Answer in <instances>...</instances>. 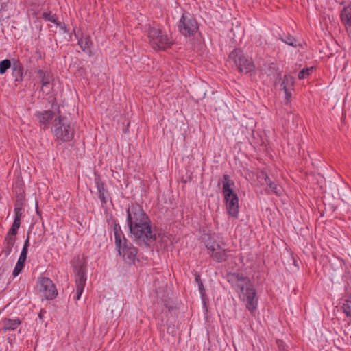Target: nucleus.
<instances>
[{"label":"nucleus","mask_w":351,"mask_h":351,"mask_svg":"<svg viewBox=\"0 0 351 351\" xmlns=\"http://www.w3.org/2000/svg\"><path fill=\"white\" fill-rule=\"evenodd\" d=\"M127 222L130 233L138 240L148 247L156 240V234L152 230L150 221L137 204H131L127 209Z\"/></svg>","instance_id":"obj_1"},{"label":"nucleus","mask_w":351,"mask_h":351,"mask_svg":"<svg viewBox=\"0 0 351 351\" xmlns=\"http://www.w3.org/2000/svg\"><path fill=\"white\" fill-rule=\"evenodd\" d=\"M228 281L234 284L235 289L239 293V298L246 302V308L254 315L258 305L256 290L247 277L237 273L229 274Z\"/></svg>","instance_id":"obj_2"},{"label":"nucleus","mask_w":351,"mask_h":351,"mask_svg":"<svg viewBox=\"0 0 351 351\" xmlns=\"http://www.w3.org/2000/svg\"><path fill=\"white\" fill-rule=\"evenodd\" d=\"M222 183V192L224 195L228 213L234 217H237L239 214V198L231 188L232 186L234 185V183L231 181L228 175L223 176Z\"/></svg>","instance_id":"obj_3"},{"label":"nucleus","mask_w":351,"mask_h":351,"mask_svg":"<svg viewBox=\"0 0 351 351\" xmlns=\"http://www.w3.org/2000/svg\"><path fill=\"white\" fill-rule=\"evenodd\" d=\"M147 36L150 44L156 50H164L173 44V41L166 33L156 27L149 26Z\"/></svg>","instance_id":"obj_4"},{"label":"nucleus","mask_w":351,"mask_h":351,"mask_svg":"<svg viewBox=\"0 0 351 351\" xmlns=\"http://www.w3.org/2000/svg\"><path fill=\"white\" fill-rule=\"evenodd\" d=\"M53 132L57 138L62 141H70L74 135L73 128L66 117H58L54 119Z\"/></svg>","instance_id":"obj_5"},{"label":"nucleus","mask_w":351,"mask_h":351,"mask_svg":"<svg viewBox=\"0 0 351 351\" xmlns=\"http://www.w3.org/2000/svg\"><path fill=\"white\" fill-rule=\"evenodd\" d=\"M228 61L230 64L233 63L240 72L247 73L254 69L252 60L247 58L243 51L237 49L230 53Z\"/></svg>","instance_id":"obj_6"},{"label":"nucleus","mask_w":351,"mask_h":351,"mask_svg":"<svg viewBox=\"0 0 351 351\" xmlns=\"http://www.w3.org/2000/svg\"><path fill=\"white\" fill-rule=\"evenodd\" d=\"M74 272L76 283V295L74 299L80 300L86 281V263L84 260L77 258L74 264Z\"/></svg>","instance_id":"obj_7"},{"label":"nucleus","mask_w":351,"mask_h":351,"mask_svg":"<svg viewBox=\"0 0 351 351\" xmlns=\"http://www.w3.org/2000/svg\"><path fill=\"white\" fill-rule=\"evenodd\" d=\"M179 32L186 37L193 36L199 29L196 19L189 13H184L178 25Z\"/></svg>","instance_id":"obj_8"},{"label":"nucleus","mask_w":351,"mask_h":351,"mask_svg":"<svg viewBox=\"0 0 351 351\" xmlns=\"http://www.w3.org/2000/svg\"><path fill=\"white\" fill-rule=\"evenodd\" d=\"M118 250L119 255L123 256V258L128 263H134L136 258L137 249L130 243L125 237L119 246H116Z\"/></svg>","instance_id":"obj_9"},{"label":"nucleus","mask_w":351,"mask_h":351,"mask_svg":"<svg viewBox=\"0 0 351 351\" xmlns=\"http://www.w3.org/2000/svg\"><path fill=\"white\" fill-rule=\"evenodd\" d=\"M37 287L47 300H52L58 295L55 285L49 278H40L37 284Z\"/></svg>","instance_id":"obj_10"},{"label":"nucleus","mask_w":351,"mask_h":351,"mask_svg":"<svg viewBox=\"0 0 351 351\" xmlns=\"http://www.w3.org/2000/svg\"><path fill=\"white\" fill-rule=\"evenodd\" d=\"M29 246V235L28 234L27 238L26 239V240L24 243V245L22 249V251L21 252L19 258L14 267V270H13L12 274L14 277L17 276L20 274V272L21 271V270L23 269V268L25 265V262L27 258V250H28Z\"/></svg>","instance_id":"obj_11"},{"label":"nucleus","mask_w":351,"mask_h":351,"mask_svg":"<svg viewBox=\"0 0 351 351\" xmlns=\"http://www.w3.org/2000/svg\"><path fill=\"white\" fill-rule=\"evenodd\" d=\"M229 250L223 249L221 247H220V250L213 252L210 255V257L218 263L226 261L229 256Z\"/></svg>","instance_id":"obj_12"},{"label":"nucleus","mask_w":351,"mask_h":351,"mask_svg":"<svg viewBox=\"0 0 351 351\" xmlns=\"http://www.w3.org/2000/svg\"><path fill=\"white\" fill-rule=\"evenodd\" d=\"M95 184L98 190L99 197L103 204L106 203V194L107 191L104 189V184L102 182L101 178L97 176L95 178Z\"/></svg>","instance_id":"obj_13"},{"label":"nucleus","mask_w":351,"mask_h":351,"mask_svg":"<svg viewBox=\"0 0 351 351\" xmlns=\"http://www.w3.org/2000/svg\"><path fill=\"white\" fill-rule=\"evenodd\" d=\"M12 76L16 82H21L23 79V66L19 61H14L12 64Z\"/></svg>","instance_id":"obj_14"},{"label":"nucleus","mask_w":351,"mask_h":351,"mask_svg":"<svg viewBox=\"0 0 351 351\" xmlns=\"http://www.w3.org/2000/svg\"><path fill=\"white\" fill-rule=\"evenodd\" d=\"M54 113L51 110H45L38 114V118L40 123L43 125H47L53 119Z\"/></svg>","instance_id":"obj_15"},{"label":"nucleus","mask_w":351,"mask_h":351,"mask_svg":"<svg viewBox=\"0 0 351 351\" xmlns=\"http://www.w3.org/2000/svg\"><path fill=\"white\" fill-rule=\"evenodd\" d=\"M21 324V321L19 319H9V318H5L3 320V330H15Z\"/></svg>","instance_id":"obj_16"},{"label":"nucleus","mask_w":351,"mask_h":351,"mask_svg":"<svg viewBox=\"0 0 351 351\" xmlns=\"http://www.w3.org/2000/svg\"><path fill=\"white\" fill-rule=\"evenodd\" d=\"M113 231L115 238V245L119 246L123 239V237H125L124 234H123L121 227L118 223H114L113 227Z\"/></svg>","instance_id":"obj_17"},{"label":"nucleus","mask_w":351,"mask_h":351,"mask_svg":"<svg viewBox=\"0 0 351 351\" xmlns=\"http://www.w3.org/2000/svg\"><path fill=\"white\" fill-rule=\"evenodd\" d=\"M78 45L83 51H85L86 49H89L91 45L90 36L86 35L85 36H82L81 38L78 39Z\"/></svg>","instance_id":"obj_18"},{"label":"nucleus","mask_w":351,"mask_h":351,"mask_svg":"<svg viewBox=\"0 0 351 351\" xmlns=\"http://www.w3.org/2000/svg\"><path fill=\"white\" fill-rule=\"evenodd\" d=\"M205 246L210 256L213 252L220 250L221 247V245L219 243H216L215 241H207L205 244Z\"/></svg>","instance_id":"obj_19"},{"label":"nucleus","mask_w":351,"mask_h":351,"mask_svg":"<svg viewBox=\"0 0 351 351\" xmlns=\"http://www.w3.org/2000/svg\"><path fill=\"white\" fill-rule=\"evenodd\" d=\"M341 310L344 313L347 317H351V300H346L342 302L340 306Z\"/></svg>","instance_id":"obj_20"},{"label":"nucleus","mask_w":351,"mask_h":351,"mask_svg":"<svg viewBox=\"0 0 351 351\" xmlns=\"http://www.w3.org/2000/svg\"><path fill=\"white\" fill-rule=\"evenodd\" d=\"M293 84L294 78L289 75H285L283 81L281 84L282 88H291L293 86Z\"/></svg>","instance_id":"obj_21"},{"label":"nucleus","mask_w":351,"mask_h":351,"mask_svg":"<svg viewBox=\"0 0 351 351\" xmlns=\"http://www.w3.org/2000/svg\"><path fill=\"white\" fill-rule=\"evenodd\" d=\"M37 74L39 77L41 78L43 90L46 88L50 84V78L47 77L44 71L39 69L37 71Z\"/></svg>","instance_id":"obj_22"},{"label":"nucleus","mask_w":351,"mask_h":351,"mask_svg":"<svg viewBox=\"0 0 351 351\" xmlns=\"http://www.w3.org/2000/svg\"><path fill=\"white\" fill-rule=\"evenodd\" d=\"M341 21L348 27H351V13L347 12L344 9L341 15Z\"/></svg>","instance_id":"obj_23"},{"label":"nucleus","mask_w":351,"mask_h":351,"mask_svg":"<svg viewBox=\"0 0 351 351\" xmlns=\"http://www.w3.org/2000/svg\"><path fill=\"white\" fill-rule=\"evenodd\" d=\"M11 67V62L8 59H5L0 62V74H4L7 70Z\"/></svg>","instance_id":"obj_24"},{"label":"nucleus","mask_w":351,"mask_h":351,"mask_svg":"<svg viewBox=\"0 0 351 351\" xmlns=\"http://www.w3.org/2000/svg\"><path fill=\"white\" fill-rule=\"evenodd\" d=\"M313 66L303 69L302 70H301L299 72V73H298V78L300 80H302V79L306 78L307 77H308L311 74V73L313 72Z\"/></svg>","instance_id":"obj_25"},{"label":"nucleus","mask_w":351,"mask_h":351,"mask_svg":"<svg viewBox=\"0 0 351 351\" xmlns=\"http://www.w3.org/2000/svg\"><path fill=\"white\" fill-rule=\"evenodd\" d=\"M8 10V0H0V21L4 19V12Z\"/></svg>","instance_id":"obj_26"},{"label":"nucleus","mask_w":351,"mask_h":351,"mask_svg":"<svg viewBox=\"0 0 351 351\" xmlns=\"http://www.w3.org/2000/svg\"><path fill=\"white\" fill-rule=\"evenodd\" d=\"M42 16L46 21L57 23L58 18L56 14H51V12H43Z\"/></svg>","instance_id":"obj_27"},{"label":"nucleus","mask_w":351,"mask_h":351,"mask_svg":"<svg viewBox=\"0 0 351 351\" xmlns=\"http://www.w3.org/2000/svg\"><path fill=\"white\" fill-rule=\"evenodd\" d=\"M282 40L286 44L293 47H297L298 45L296 39L290 35L286 36L285 38L282 39Z\"/></svg>","instance_id":"obj_28"},{"label":"nucleus","mask_w":351,"mask_h":351,"mask_svg":"<svg viewBox=\"0 0 351 351\" xmlns=\"http://www.w3.org/2000/svg\"><path fill=\"white\" fill-rule=\"evenodd\" d=\"M272 192H274L276 195L280 196L282 194V189L280 186H278L274 182L272 184L271 186H269Z\"/></svg>","instance_id":"obj_29"},{"label":"nucleus","mask_w":351,"mask_h":351,"mask_svg":"<svg viewBox=\"0 0 351 351\" xmlns=\"http://www.w3.org/2000/svg\"><path fill=\"white\" fill-rule=\"evenodd\" d=\"M195 281L198 284L199 289L200 291L201 294L203 295L204 293V289L203 283L201 280L200 275H199V274L195 275Z\"/></svg>","instance_id":"obj_30"},{"label":"nucleus","mask_w":351,"mask_h":351,"mask_svg":"<svg viewBox=\"0 0 351 351\" xmlns=\"http://www.w3.org/2000/svg\"><path fill=\"white\" fill-rule=\"evenodd\" d=\"M16 242V239L10 237H5V245H8L13 247L14 243Z\"/></svg>","instance_id":"obj_31"},{"label":"nucleus","mask_w":351,"mask_h":351,"mask_svg":"<svg viewBox=\"0 0 351 351\" xmlns=\"http://www.w3.org/2000/svg\"><path fill=\"white\" fill-rule=\"evenodd\" d=\"M12 250V247L5 245L4 248L2 250V253L5 255V257H7L10 254Z\"/></svg>","instance_id":"obj_32"},{"label":"nucleus","mask_w":351,"mask_h":351,"mask_svg":"<svg viewBox=\"0 0 351 351\" xmlns=\"http://www.w3.org/2000/svg\"><path fill=\"white\" fill-rule=\"evenodd\" d=\"M14 213H15L14 219H18V221H21V218L22 216L21 208L20 207H16L14 208Z\"/></svg>","instance_id":"obj_33"},{"label":"nucleus","mask_w":351,"mask_h":351,"mask_svg":"<svg viewBox=\"0 0 351 351\" xmlns=\"http://www.w3.org/2000/svg\"><path fill=\"white\" fill-rule=\"evenodd\" d=\"M17 232H18V230L11 228L9 230V231L5 237H13V238L16 239Z\"/></svg>","instance_id":"obj_34"},{"label":"nucleus","mask_w":351,"mask_h":351,"mask_svg":"<svg viewBox=\"0 0 351 351\" xmlns=\"http://www.w3.org/2000/svg\"><path fill=\"white\" fill-rule=\"evenodd\" d=\"M20 225H21V221H18V219H14L11 228L18 230L20 227Z\"/></svg>","instance_id":"obj_35"},{"label":"nucleus","mask_w":351,"mask_h":351,"mask_svg":"<svg viewBox=\"0 0 351 351\" xmlns=\"http://www.w3.org/2000/svg\"><path fill=\"white\" fill-rule=\"evenodd\" d=\"M267 176L268 175L265 171H261L258 175V179L264 180Z\"/></svg>","instance_id":"obj_36"},{"label":"nucleus","mask_w":351,"mask_h":351,"mask_svg":"<svg viewBox=\"0 0 351 351\" xmlns=\"http://www.w3.org/2000/svg\"><path fill=\"white\" fill-rule=\"evenodd\" d=\"M277 343L280 351H287L282 341H278Z\"/></svg>","instance_id":"obj_37"},{"label":"nucleus","mask_w":351,"mask_h":351,"mask_svg":"<svg viewBox=\"0 0 351 351\" xmlns=\"http://www.w3.org/2000/svg\"><path fill=\"white\" fill-rule=\"evenodd\" d=\"M58 26L60 27L61 29H62L64 32H67L66 27L64 23H60L57 21V23H56Z\"/></svg>","instance_id":"obj_38"},{"label":"nucleus","mask_w":351,"mask_h":351,"mask_svg":"<svg viewBox=\"0 0 351 351\" xmlns=\"http://www.w3.org/2000/svg\"><path fill=\"white\" fill-rule=\"evenodd\" d=\"M291 88H283L285 95H286V99L288 101L289 98L291 97V93L290 92Z\"/></svg>","instance_id":"obj_39"},{"label":"nucleus","mask_w":351,"mask_h":351,"mask_svg":"<svg viewBox=\"0 0 351 351\" xmlns=\"http://www.w3.org/2000/svg\"><path fill=\"white\" fill-rule=\"evenodd\" d=\"M265 184L269 186H271L274 182H272L269 176L266 177V178L264 180Z\"/></svg>","instance_id":"obj_40"}]
</instances>
